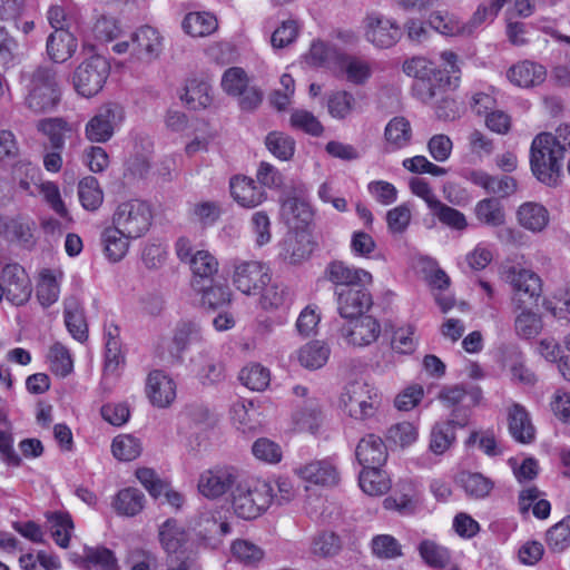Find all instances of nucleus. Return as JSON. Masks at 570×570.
Returning <instances> with one entry per match:
<instances>
[{
    "instance_id": "a18cd8bd",
    "label": "nucleus",
    "mask_w": 570,
    "mask_h": 570,
    "mask_svg": "<svg viewBox=\"0 0 570 570\" xmlns=\"http://www.w3.org/2000/svg\"><path fill=\"white\" fill-rule=\"evenodd\" d=\"M341 67L348 82L364 85L372 76L371 65L363 59L353 56H343Z\"/></svg>"
},
{
    "instance_id": "4d7b16f0",
    "label": "nucleus",
    "mask_w": 570,
    "mask_h": 570,
    "mask_svg": "<svg viewBox=\"0 0 570 570\" xmlns=\"http://www.w3.org/2000/svg\"><path fill=\"white\" fill-rule=\"evenodd\" d=\"M547 546L553 552H562L570 546V515L548 530Z\"/></svg>"
},
{
    "instance_id": "f257e3e1",
    "label": "nucleus",
    "mask_w": 570,
    "mask_h": 570,
    "mask_svg": "<svg viewBox=\"0 0 570 570\" xmlns=\"http://www.w3.org/2000/svg\"><path fill=\"white\" fill-rule=\"evenodd\" d=\"M26 95L24 105L35 114L55 110L61 99L58 70L52 66H39L21 77Z\"/></svg>"
},
{
    "instance_id": "bb28decb",
    "label": "nucleus",
    "mask_w": 570,
    "mask_h": 570,
    "mask_svg": "<svg viewBox=\"0 0 570 570\" xmlns=\"http://www.w3.org/2000/svg\"><path fill=\"white\" fill-rule=\"evenodd\" d=\"M355 455L363 468H372L380 466L386 461L387 451L380 436L368 434L358 442Z\"/></svg>"
},
{
    "instance_id": "13d9d810",
    "label": "nucleus",
    "mask_w": 570,
    "mask_h": 570,
    "mask_svg": "<svg viewBox=\"0 0 570 570\" xmlns=\"http://www.w3.org/2000/svg\"><path fill=\"white\" fill-rule=\"evenodd\" d=\"M286 255L291 263L298 264L307 259L314 250V243L306 234L286 239Z\"/></svg>"
},
{
    "instance_id": "c03bdc74",
    "label": "nucleus",
    "mask_w": 570,
    "mask_h": 570,
    "mask_svg": "<svg viewBox=\"0 0 570 570\" xmlns=\"http://www.w3.org/2000/svg\"><path fill=\"white\" fill-rule=\"evenodd\" d=\"M476 219L488 226L498 227L504 224L505 214L498 198H485L475 206Z\"/></svg>"
},
{
    "instance_id": "bf43d9fd",
    "label": "nucleus",
    "mask_w": 570,
    "mask_h": 570,
    "mask_svg": "<svg viewBox=\"0 0 570 570\" xmlns=\"http://www.w3.org/2000/svg\"><path fill=\"white\" fill-rule=\"evenodd\" d=\"M267 149L277 158L288 160L295 151V141L289 136L273 131L265 139Z\"/></svg>"
},
{
    "instance_id": "cd10ccee",
    "label": "nucleus",
    "mask_w": 570,
    "mask_h": 570,
    "mask_svg": "<svg viewBox=\"0 0 570 570\" xmlns=\"http://www.w3.org/2000/svg\"><path fill=\"white\" fill-rule=\"evenodd\" d=\"M426 23L431 29L445 37H459L472 32V28L461 21L458 16L446 10L432 11Z\"/></svg>"
},
{
    "instance_id": "7c9ffc66",
    "label": "nucleus",
    "mask_w": 570,
    "mask_h": 570,
    "mask_svg": "<svg viewBox=\"0 0 570 570\" xmlns=\"http://www.w3.org/2000/svg\"><path fill=\"white\" fill-rule=\"evenodd\" d=\"M413 137L411 122L403 116L392 118L385 126L384 138L389 151L407 147Z\"/></svg>"
},
{
    "instance_id": "ddd939ff",
    "label": "nucleus",
    "mask_w": 570,
    "mask_h": 570,
    "mask_svg": "<svg viewBox=\"0 0 570 570\" xmlns=\"http://www.w3.org/2000/svg\"><path fill=\"white\" fill-rule=\"evenodd\" d=\"M334 294L336 296L337 311L343 318L361 316L372 305V296L366 289V285L337 287L334 289Z\"/></svg>"
},
{
    "instance_id": "4468645a",
    "label": "nucleus",
    "mask_w": 570,
    "mask_h": 570,
    "mask_svg": "<svg viewBox=\"0 0 570 570\" xmlns=\"http://www.w3.org/2000/svg\"><path fill=\"white\" fill-rule=\"evenodd\" d=\"M340 328L341 336L353 346H367L374 343L381 334V325L374 317L357 316Z\"/></svg>"
},
{
    "instance_id": "37998d69",
    "label": "nucleus",
    "mask_w": 570,
    "mask_h": 570,
    "mask_svg": "<svg viewBox=\"0 0 570 570\" xmlns=\"http://www.w3.org/2000/svg\"><path fill=\"white\" fill-rule=\"evenodd\" d=\"M145 504V495L136 488H126L120 490L112 501L115 510L126 517L138 514Z\"/></svg>"
},
{
    "instance_id": "052dcab7",
    "label": "nucleus",
    "mask_w": 570,
    "mask_h": 570,
    "mask_svg": "<svg viewBox=\"0 0 570 570\" xmlns=\"http://www.w3.org/2000/svg\"><path fill=\"white\" fill-rule=\"evenodd\" d=\"M292 301V293L285 285L274 284L264 288L259 304L264 309H276Z\"/></svg>"
},
{
    "instance_id": "49530a36",
    "label": "nucleus",
    "mask_w": 570,
    "mask_h": 570,
    "mask_svg": "<svg viewBox=\"0 0 570 570\" xmlns=\"http://www.w3.org/2000/svg\"><path fill=\"white\" fill-rule=\"evenodd\" d=\"M78 196L82 207L87 210L98 209L104 202V193L97 178L87 176L78 184Z\"/></svg>"
},
{
    "instance_id": "2eb2a0df",
    "label": "nucleus",
    "mask_w": 570,
    "mask_h": 570,
    "mask_svg": "<svg viewBox=\"0 0 570 570\" xmlns=\"http://www.w3.org/2000/svg\"><path fill=\"white\" fill-rule=\"evenodd\" d=\"M131 46L132 57L139 61L150 63L160 57L164 49V38L157 29L144 26L131 35Z\"/></svg>"
},
{
    "instance_id": "09e8293b",
    "label": "nucleus",
    "mask_w": 570,
    "mask_h": 570,
    "mask_svg": "<svg viewBox=\"0 0 570 570\" xmlns=\"http://www.w3.org/2000/svg\"><path fill=\"white\" fill-rule=\"evenodd\" d=\"M459 482L464 492L474 499L488 497L493 489V482L481 473L463 472L459 478Z\"/></svg>"
},
{
    "instance_id": "f03ea898",
    "label": "nucleus",
    "mask_w": 570,
    "mask_h": 570,
    "mask_svg": "<svg viewBox=\"0 0 570 570\" xmlns=\"http://www.w3.org/2000/svg\"><path fill=\"white\" fill-rule=\"evenodd\" d=\"M230 497L233 511L245 520L262 515L274 500L273 488L268 482L247 480L243 475L233 488Z\"/></svg>"
},
{
    "instance_id": "f704fd0d",
    "label": "nucleus",
    "mask_w": 570,
    "mask_h": 570,
    "mask_svg": "<svg viewBox=\"0 0 570 570\" xmlns=\"http://www.w3.org/2000/svg\"><path fill=\"white\" fill-rule=\"evenodd\" d=\"M417 552L423 562L434 570L444 569L451 564L450 550L434 540H422L417 546Z\"/></svg>"
},
{
    "instance_id": "c85d7f7f",
    "label": "nucleus",
    "mask_w": 570,
    "mask_h": 570,
    "mask_svg": "<svg viewBox=\"0 0 570 570\" xmlns=\"http://www.w3.org/2000/svg\"><path fill=\"white\" fill-rule=\"evenodd\" d=\"M509 432L520 443L528 444L534 440L535 429L529 413L520 404H513L508 412Z\"/></svg>"
},
{
    "instance_id": "20e7f679",
    "label": "nucleus",
    "mask_w": 570,
    "mask_h": 570,
    "mask_svg": "<svg viewBox=\"0 0 570 570\" xmlns=\"http://www.w3.org/2000/svg\"><path fill=\"white\" fill-rule=\"evenodd\" d=\"M380 404L377 389L362 380L348 383L340 397V407L343 412L360 421L373 417Z\"/></svg>"
},
{
    "instance_id": "393cba45",
    "label": "nucleus",
    "mask_w": 570,
    "mask_h": 570,
    "mask_svg": "<svg viewBox=\"0 0 570 570\" xmlns=\"http://www.w3.org/2000/svg\"><path fill=\"white\" fill-rule=\"evenodd\" d=\"M77 47V38L67 29L51 32L46 42L47 55L56 63L69 60L75 55Z\"/></svg>"
},
{
    "instance_id": "a878e982",
    "label": "nucleus",
    "mask_w": 570,
    "mask_h": 570,
    "mask_svg": "<svg viewBox=\"0 0 570 570\" xmlns=\"http://www.w3.org/2000/svg\"><path fill=\"white\" fill-rule=\"evenodd\" d=\"M508 79L521 88H531L541 85L547 76L542 65L523 60L513 65L507 72Z\"/></svg>"
},
{
    "instance_id": "2f4dec72",
    "label": "nucleus",
    "mask_w": 570,
    "mask_h": 570,
    "mask_svg": "<svg viewBox=\"0 0 570 570\" xmlns=\"http://www.w3.org/2000/svg\"><path fill=\"white\" fill-rule=\"evenodd\" d=\"M65 323L72 335L79 342H85L88 337V325L85 318L83 308L79 299L68 297L65 301Z\"/></svg>"
},
{
    "instance_id": "680f3d73",
    "label": "nucleus",
    "mask_w": 570,
    "mask_h": 570,
    "mask_svg": "<svg viewBox=\"0 0 570 570\" xmlns=\"http://www.w3.org/2000/svg\"><path fill=\"white\" fill-rule=\"evenodd\" d=\"M371 548L373 554L380 559H395L402 556L400 542L390 534L375 535L371 541Z\"/></svg>"
},
{
    "instance_id": "338daca9",
    "label": "nucleus",
    "mask_w": 570,
    "mask_h": 570,
    "mask_svg": "<svg viewBox=\"0 0 570 570\" xmlns=\"http://www.w3.org/2000/svg\"><path fill=\"white\" fill-rule=\"evenodd\" d=\"M249 82L248 76L243 68L230 67L222 77V87L229 96L240 95L242 90Z\"/></svg>"
},
{
    "instance_id": "7ed1b4c3",
    "label": "nucleus",
    "mask_w": 570,
    "mask_h": 570,
    "mask_svg": "<svg viewBox=\"0 0 570 570\" xmlns=\"http://www.w3.org/2000/svg\"><path fill=\"white\" fill-rule=\"evenodd\" d=\"M551 132L537 135L530 148V166L533 175L541 183L554 186L561 174L564 154L556 146Z\"/></svg>"
},
{
    "instance_id": "6ab92c4d",
    "label": "nucleus",
    "mask_w": 570,
    "mask_h": 570,
    "mask_svg": "<svg viewBox=\"0 0 570 570\" xmlns=\"http://www.w3.org/2000/svg\"><path fill=\"white\" fill-rule=\"evenodd\" d=\"M324 277L334 284L335 288L372 283V275L367 271L351 267L342 261L331 262L324 271Z\"/></svg>"
},
{
    "instance_id": "5701e85b",
    "label": "nucleus",
    "mask_w": 570,
    "mask_h": 570,
    "mask_svg": "<svg viewBox=\"0 0 570 570\" xmlns=\"http://www.w3.org/2000/svg\"><path fill=\"white\" fill-rule=\"evenodd\" d=\"M202 341V325L196 320H181L177 323L169 345L171 357L181 360L183 353L193 343Z\"/></svg>"
},
{
    "instance_id": "603ef678",
    "label": "nucleus",
    "mask_w": 570,
    "mask_h": 570,
    "mask_svg": "<svg viewBox=\"0 0 570 570\" xmlns=\"http://www.w3.org/2000/svg\"><path fill=\"white\" fill-rule=\"evenodd\" d=\"M190 268L196 277H199L200 284L205 278H209L218 271V262L208 250H197L189 259Z\"/></svg>"
},
{
    "instance_id": "5fc2aeb1",
    "label": "nucleus",
    "mask_w": 570,
    "mask_h": 570,
    "mask_svg": "<svg viewBox=\"0 0 570 570\" xmlns=\"http://www.w3.org/2000/svg\"><path fill=\"white\" fill-rule=\"evenodd\" d=\"M37 128L49 138L55 150H61L65 146V131L67 122L62 118H46L37 124Z\"/></svg>"
},
{
    "instance_id": "a211bd4d",
    "label": "nucleus",
    "mask_w": 570,
    "mask_h": 570,
    "mask_svg": "<svg viewBox=\"0 0 570 570\" xmlns=\"http://www.w3.org/2000/svg\"><path fill=\"white\" fill-rule=\"evenodd\" d=\"M295 474L305 482L333 487L340 481V472L332 460H314L297 466Z\"/></svg>"
},
{
    "instance_id": "3c124183",
    "label": "nucleus",
    "mask_w": 570,
    "mask_h": 570,
    "mask_svg": "<svg viewBox=\"0 0 570 570\" xmlns=\"http://www.w3.org/2000/svg\"><path fill=\"white\" fill-rule=\"evenodd\" d=\"M48 362L53 374L66 377L72 372L73 362L69 351L60 343L53 344L48 352Z\"/></svg>"
},
{
    "instance_id": "9d476101",
    "label": "nucleus",
    "mask_w": 570,
    "mask_h": 570,
    "mask_svg": "<svg viewBox=\"0 0 570 570\" xmlns=\"http://www.w3.org/2000/svg\"><path fill=\"white\" fill-rule=\"evenodd\" d=\"M122 119V108L116 104H107L87 122L86 137L92 142H106L112 137L115 128Z\"/></svg>"
},
{
    "instance_id": "58836bf2",
    "label": "nucleus",
    "mask_w": 570,
    "mask_h": 570,
    "mask_svg": "<svg viewBox=\"0 0 570 570\" xmlns=\"http://www.w3.org/2000/svg\"><path fill=\"white\" fill-rule=\"evenodd\" d=\"M343 548V542L340 535L333 531H320L312 537L311 553L318 558H333L337 556Z\"/></svg>"
},
{
    "instance_id": "b1692460",
    "label": "nucleus",
    "mask_w": 570,
    "mask_h": 570,
    "mask_svg": "<svg viewBox=\"0 0 570 570\" xmlns=\"http://www.w3.org/2000/svg\"><path fill=\"white\" fill-rule=\"evenodd\" d=\"M439 400L445 406L453 407L452 413L459 410L461 414L465 412L469 415V410L481 400V390L479 387L465 390L461 385L444 387L439 393Z\"/></svg>"
},
{
    "instance_id": "f8f14e48",
    "label": "nucleus",
    "mask_w": 570,
    "mask_h": 570,
    "mask_svg": "<svg viewBox=\"0 0 570 570\" xmlns=\"http://www.w3.org/2000/svg\"><path fill=\"white\" fill-rule=\"evenodd\" d=\"M0 283L4 288L6 298L13 305L27 303L31 296V282L22 266L8 264L2 268Z\"/></svg>"
},
{
    "instance_id": "f3484780",
    "label": "nucleus",
    "mask_w": 570,
    "mask_h": 570,
    "mask_svg": "<svg viewBox=\"0 0 570 570\" xmlns=\"http://www.w3.org/2000/svg\"><path fill=\"white\" fill-rule=\"evenodd\" d=\"M468 425V414L455 410L451 419L445 422L435 423L430 435V450L434 454H443L455 441V429Z\"/></svg>"
},
{
    "instance_id": "dca6fc26",
    "label": "nucleus",
    "mask_w": 570,
    "mask_h": 570,
    "mask_svg": "<svg viewBox=\"0 0 570 570\" xmlns=\"http://www.w3.org/2000/svg\"><path fill=\"white\" fill-rule=\"evenodd\" d=\"M511 304L514 313L513 328L515 335L522 340L537 337L543 330L541 314L528 307L522 297L512 296Z\"/></svg>"
},
{
    "instance_id": "412c9836",
    "label": "nucleus",
    "mask_w": 570,
    "mask_h": 570,
    "mask_svg": "<svg viewBox=\"0 0 570 570\" xmlns=\"http://www.w3.org/2000/svg\"><path fill=\"white\" fill-rule=\"evenodd\" d=\"M146 393L153 405L167 407L176 397V384L163 371L155 370L147 377Z\"/></svg>"
},
{
    "instance_id": "473e14b6",
    "label": "nucleus",
    "mask_w": 570,
    "mask_h": 570,
    "mask_svg": "<svg viewBox=\"0 0 570 570\" xmlns=\"http://www.w3.org/2000/svg\"><path fill=\"white\" fill-rule=\"evenodd\" d=\"M130 239L132 238L127 237L114 225L105 228L101 234V243L108 259L114 263L121 261L128 252Z\"/></svg>"
},
{
    "instance_id": "6e6552de",
    "label": "nucleus",
    "mask_w": 570,
    "mask_h": 570,
    "mask_svg": "<svg viewBox=\"0 0 570 570\" xmlns=\"http://www.w3.org/2000/svg\"><path fill=\"white\" fill-rule=\"evenodd\" d=\"M362 28L365 40L380 49L393 47L402 37L399 23L379 12L367 13L362 21Z\"/></svg>"
},
{
    "instance_id": "39448f33",
    "label": "nucleus",
    "mask_w": 570,
    "mask_h": 570,
    "mask_svg": "<svg viewBox=\"0 0 570 570\" xmlns=\"http://www.w3.org/2000/svg\"><path fill=\"white\" fill-rule=\"evenodd\" d=\"M150 207L142 200L131 199L118 205L112 215V225L134 239L145 235L151 225Z\"/></svg>"
},
{
    "instance_id": "79ce46f5",
    "label": "nucleus",
    "mask_w": 570,
    "mask_h": 570,
    "mask_svg": "<svg viewBox=\"0 0 570 570\" xmlns=\"http://www.w3.org/2000/svg\"><path fill=\"white\" fill-rule=\"evenodd\" d=\"M331 354L330 346L323 341H313L298 351V361L309 370L321 368L326 364Z\"/></svg>"
},
{
    "instance_id": "4c0bfd02",
    "label": "nucleus",
    "mask_w": 570,
    "mask_h": 570,
    "mask_svg": "<svg viewBox=\"0 0 570 570\" xmlns=\"http://www.w3.org/2000/svg\"><path fill=\"white\" fill-rule=\"evenodd\" d=\"M326 108L331 117L344 120L350 117L356 107V100L347 90H334L326 95Z\"/></svg>"
},
{
    "instance_id": "aec40b11",
    "label": "nucleus",
    "mask_w": 570,
    "mask_h": 570,
    "mask_svg": "<svg viewBox=\"0 0 570 570\" xmlns=\"http://www.w3.org/2000/svg\"><path fill=\"white\" fill-rule=\"evenodd\" d=\"M229 189L233 199L244 208H255L263 204L267 194L263 187L247 176L236 175L229 180Z\"/></svg>"
},
{
    "instance_id": "864d4df0",
    "label": "nucleus",
    "mask_w": 570,
    "mask_h": 570,
    "mask_svg": "<svg viewBox=\"0 0 570 570\" xmlns=\"http://www.w3.org/2000/svg\"><path fill=\"white\" fill-rule=\"evenodd\" d=\"M111 451L116 459L131 461L140 455L141 443L130 434L118 435L112 441Z\"/></svg>"
},
{
    "instance_id": "423d86ee",
    "label": "nucleus",
    "mask_w": 570,
    "mask_h": 570,
    "mask_svg": "<svg viewBox=\"0 0 570 570\" xmlns=\"http://www.w3.org/2000/svg\"><path fill=\"white\" fill-rule=\"evenodd\" d=\"M109 72L108 61L100 55H92L75 69L72 73L73 88L83 97H94L104 88Z\"/></svg>"
},
{
    "instance_id": "c756f323",
    "label": "nucleus",
    "mask_w": 570,
    "mask_h": 570,
    "mask_svg": "<svg viewBox=\"0 0 570 570\" xmlns=\"http://www.w3.org/2000/svg\"><path fill=\"white\" fill-rule=\"evenodd\" d=\"M517 219L524 229L540 233L548 226L550 216L543 205L535 202H527L518 208Z\"/></svg>"
},
{
    "instance_id": "72a5a7b5",
    "label": "nucleus",
    "mask_w": 570,
    "mask_h": 570,
    "mask_svg": "<svg viewBox=\"0 0 570 570\" xmlns=\"http://www.w3.org/2000/svg\"><path fill=\"white\" fill-rule=\"evenodd\" d=\"M105 373L115 374L119 366L125 363L118 326L114 324L108 325L105 331Z\"/></svg>"
},
{
    "instance_id": "ea45409f",
    "label": "nucleus",
    "mask_w": 570,
    "mask_h": 570,
    "mask_svg": "<svg viewBox=\"0 0 570 570\" xmlns=\"http://www.w3.org/2000/svg\"><path fill=\"white\" fill-rule=\"evenodd\" d=\"M184 31L191 37H206L218 27L215 16L209 12H189L183 20Z\"/></svg>"
},
{
    "instance_id": "4be33fe9",
    "label": "nucleus",
    "mask_w": 570,
    "mask_h": 570,
    "mask_svg": "<svg viewBox=\"0 0 570 570\" xmlns=\"http://www.w3.org/2000/svg\"><path fill=\"white\" fill-rule=\"evenodd\" d=\"M507 281L513 288V296L521 297L524 294L537 302L542 295V279L531 269L511 267Z\"/></svg>"
},
{
    "instance_id": "e433bc0d",
    "label": "nucleus",
    "mask_w": 570,
    "mask_h": 570,
    "mask_svg": "<svg viewBox=\"0 0 570 570\" xmlns=\"http://www.w3.org/2000/svg\"><path fill=\"white\" fill-rule=\"evenodd\" d=\"M158 537L161 547L169 554L178 552L188 540L185 529L174 519H168L160 525Z\"/></svg>"
},
{
    "instance_id": "de8ad7c7",
    "label": "nucleus",
    "mask_w": 570,
    "mask_h": 570,
    "mask_svg": "<svg viewBox=\"0 0 570 570\" xmlns=\"http://www.w3.org/2000/svg\"><path fill=\"white\" fill-rule=\"evenodd\" d=\"M240 382L252 391H264L271 382V373L267 367L258 363H252L242 368Z\"/></svg>"
},
{
    "instance_id": "e2e57ef3",
    "label": "nucleus",
    "mask_w": 570,
    "mask_h": 570,
    "mask_svg": "<svg viewBox=\"0 0 570 570\" xmlns=\"http://www.w3.org/2000/svg\"><path fill=\"white\" fill-rule=\"evenodd\" d=\"M233 556L246 566H256L264 558V551L247 540H236L232 544Z\"/></svg>"
},
{
    "instance_id": "0e129e2a",
    "label": "nucleus",
    "mask_w": 570,
    "mask_h": 570,
    "mask_svg": "<svg viewBox=\"0 0 570 570\" xmlns=\"http://www.w3.org/2000/svg\"><path fill=\"white\" fill-rule=\"evenodd\" d=\"M294 421L301 431L314 433L322 421V412L316 402L311 401L294 414Z\"/></svg>"
},
{
    "instance_id": "1a4fd4ad",
    "label": "nucleus",
    "mask_w": 570,
    "mask_h": 570,
    "mask_svg": "<svg viewBox=\"0 0 570 570\" xmlns=\"http://www.w3.org/2000/svg\"><path fill=\"white\" fill-rule=\"evenodd\" d=\"M232 281L245 295H255L269 282L268 267L257 261H240L234 264Z\"/></svg>"
},
{
    "instance_id": "c9c22d12",
    "label": "nucleus",
    "mask_w": 570,
    "mask_h": 570,
    "mask_svg": "<svg viewBox=\"0 0 570 570\" xmlns=\"http://www.w3.org/2000/svg\"><path fill=\"white\" fill-rule=\"evenodd\" d=\"M191 286L202 295V304L209 308L222 307L232 301V292L226 285L210 284L206 286L203 283L200 284L199 279H194Z\"/></svg>"
},
{
    "instance_id": "69168bd1",
    "label": "nucleus",
    "mask_w": 570,
    "mask_h": 570,
    "mask_svg": "<svg viewBox=\"0 0 570 570\" xmlns=\"http://www.w3.org/2000/svg\"><path fill=\"white\" fill-rule=\"evenodd\" d=\"M184 99L193 109L206 108L212 102L209 86L206 82L190 81L186 86Z\"/></svg>"
},
{
    "instance_id": "a19ab883",
    "label": "nucleus",
    "mask_w": 570,
    "mask_h": 570,
    "mask_svg": "<svg viewBox=\"0 0 570 570\" xmlns=\"http://www.w3.org/2000/svg\"><path fill=\"white\" fill-rule=\"evenodd\" d=\"M358 484L368 495H382L391 488L390 479L379 466L363 468L360 473Z\"/></svg>"
},
{
    "instance_id": "0eeeda50",
    "label": "nucleus",
    "mask_w": 570,
    "mask_h": 570,
    "mask_svg": "<svg viewBox=\"0 0 570 570\" xmlns=\"http://www.w3.org/2000/svg\"><path fill=\"white\" fill-rule=\"evenodd\" d=\"M403 71L415 78L413 83L414 95L424 104L432 101L438 95L442 81L441 72L433 62L423 57H415L403 65Z\"/></svg>"
},
{
    "instance_id": "774afa93",
    "label": "nucleus",
    "mask_w": 570,
    "mask_h": 570,
    "mask_svg": "<svg viewBox=\"0 0 570 570\" xmlns=\"http://www.w3.org/2000/svg\"><path fill=\"white\" fill-rule=\"evenodd\" d=\"M299 33V24L296 20L288 19L273 32L271 45L275 49H282L292 45Z\"/></svg>"
},
{
    "instance_id": "9b49d317",
    "label": "nucleus",
    "mask_w": 570,
    "mask_h": 570,
    "mask_svg": "<svg viewBox=\"0 0 570 570\" xmlns=\"http://www.w3.org/2000/svg\"><path fill=\"white\" fill-rule=\"evenodd\" d=\"M242 473L233 466L217 468L205 471L198 481V490L206 498L216 499L233 488L242 478Z\"/></svg>"
},
{
    "instance_id": "6e6d98bb",
    "label": "nucleus",
    "mask_w": 570,
    "mask_h": 570,
    "mask_svg": "<svg viewBox=\"0 0 570 570\" xmlns=\"http://www.w3.org/2000/svg\"><path fill=\"white\" fill-rule=\"evenodd\" d=\"M51 523V533L56 543L61 548L69 546L73 522L68 513L55 512L48 517Z\"/></svg>"
},
{
    "instance_id": "8fccbe9b",
    "label": "nucleus",
    "mask_w": 570,
    "mask_h": 570,
    "mask_svg": "<svg viewBox=\"0 0 570 570\" xmlns=\"http://www.w3.org/2000/svg\"><path fill=\"white\" fill-rule=\"evenodd\" d=\"M543 306L556 320L570 323V286L556 291L543 301Z\"/></svg>"
}]
</instances>
